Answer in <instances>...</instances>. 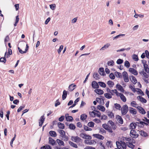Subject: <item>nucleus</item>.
<instances>
[{"instance_id": "nucleus-1", "label": "nucleus", "mask_w": 149, "mask_h": 149, "mask_svg": "<svg viewBox=\"0 0 149 149\" xmlns=\"http://www.w3.org/2000/svg\"><path fill=\"white\" fill-rule=\"evenodd\" d=\"M140 74L143 76V79L144 81L146 84H148V82L146 78H148L149 77V73L144 72L143 70L142 71L139 72Z\"/></svg>"}, {"instance_id": "nucleus-2", "label": "nucleus", "mask_w": 149, "mask_h": 149, "mask_svg": "<svg viewBox=\"0 0 149 149\" xmlns=\"http://www.w3.org/2000/svg\"><path fill=\"white\" fill-rule=\"evenodd\" d=\"M122 108L123 109H122L121 111V113L122 115H124L128 111V107L127 104H125L123 106Z\"/></svg>"}, {"instance_id": "nucleus-3", "label": "nucleus", "mask_w": 149, "mask_h": 149, "mask_svg": "<svg viewBox=\"0 0 149 149\" xmlns=\"http://www.w3.org/2000/svg\"><path fill=\"white\" fill-rule=\"evenodd\" d=\"M130 135L133 138H136L139 136V135L136 134V132L134 130H132L130 132Z\"/></svg>"}, {"instance_id": "nucleus-4", "label": "nucleus", "mask_w": 149, "mask_h": 149, "mask_svg": "<svg viewBox=\"0 0 149 149\" xmlns=\"http://www.w3.org/2000/svg\"><path fill=\"white\" fill-rule=\"evenodd\" d=\"M102 127L104 128L105 130H107L108 132L110 133H112L113 131L112 129L108 125H107L106 123L103 124L102 125Z\"/></svg>"}, {"instance_id": "nucleus-5", "label": "nucleus", "mask_w": 149, "mask_h": 149, "mask_svg": "<svg viewBox=\"0 0 149 149\" xmlns=\"http://www.w3.org/2000/svg\"><path fill=\"white\" fill-rule=\"evenodd\" d=\"M122 75L124 81L126 82H128L129 81V79L128 75L127 72L124 71L123 72Z\"/></svg>"}, {"instance_id": "nucleus-6", "label": "nucleus", "mask_w": 149, "mask_h": 149, "mask_svg": "<svg viewBox=\"0 0 149 149\" xmlns=\"http://www.w3.org/2000/svg\"><path fill=\"white\" fill-rule=\"evenodd\" d=\"M71 139L73 141L76 143L80 142L81 141V139L78 136H72Z\"/></svg>"}, {"instance_id": "nucleus-7", "label": "nucleus", "mask_w": 149, "mask_h": 149, "mask_svg": "<svg viewBox=\"0 0 149 149\" xmlns=\"http://www.w3.org/2000/svg\"><path fill=\"white\" fill-rule=\"evenodd\" d=\"M108 124L109 126V125H110L111 128H112L114 130H115L116 128V125L111 120H109L108 122Z\"/></svg>"}, {"instance_id": "nucleus-8", "label": "nucleus", "mask_w": 149, "mask_h": 149, "mask_svg": "<svg viewBox=\"0 0 149 149\" xmlns=\"http://www.w3.org/2000/svg\"><path fill=\"white\" fill-rule=\"evenodd\" d=\"M130 81L134 84H135L137 82L136 78L133 75H131L130 76Z\"/></svg>"}, {"instance_id": "nucleus-9", "label": "nucleus", "mask_w": 149, "mask_h": 149, "mask_svg": "<svg viewBox=\"0 0 149 149\" xmlns=\"http://www.w3.org/2000/svg\"><path fill=\"white\" fill-rule=\"evenodd\" d=\"M45 119V118H44V115L43 116H42L39 120V125L40 127H41L42 125L44 123V122Z\"/></svg>"}, {"instance_id": "nucleus-10", "label": "nucleus", "mask_w": 149, "mask_h": 149, "mask_svg": "<svg viewBox=\"0 0 149 149\" xmlns=\"http://www.w3.org/2000/svg\"><path fill=\"white\" fill-rule=\"evenodd\" d=\"M49 143L52 146L55 145L56 144V141L51 137L49 138Z\"/></svg>"}, {"instance_id": "nucleus-11", "label": "nucleus", "mask_w": 149, "mask_h": 149, "mask_svg": "<svg viewBox=\"0 0 149 149\" xmlns=\"http://www.w3.org/2000/svg\"><path fill=\"white\" fill-rule=\"evenodd\" d=\"M12 50L10 49H8V52L7 53L6 52L5 53L4 56L6 58H9L10 55H12Z\"/></svg>"}, {"instance_id": "nucleus-12", "label": "nucleus", "mask_w": 149, "mask_h": 149, "mask_svg": "<svg viewBox=\"0 0 149 149\" xmlns=\"http://www.w3.org/2000/svg\"><path fill=\"white\" fill-rule=\"evenodd\" d=\"M137 108L139 110V112L142 114H145L146 112L144 109L141 106H138Z\"/></svg>"}, {"instance_id": "nucleus-13", "label": "nucleus", "mask_w": 149, "mask_h": 149, "mask_svg": "<svg viewBox=\"0 0 149 149\" xmlns=\"http://www.w3.org/2000/svg\"><path fill=\"white\" fill-rule=\"evenodd\" d=\"M129 71L134 75H137L138 74V72L137 71L132 68H130L129 69Z\"/></svg>"}, {"instance_id": "nucleus-14", "label": "nucleus", "mask_w": 149, "mask_h": 149, "mask_svg": "<svg viewBox=\"0 0 149 149\" xmlns=\"http://www.w3.org/2000/svg\"><path fill=\"white\" fill-rule=\"evenodd\" d=\"M91 85L92 88H99L98 83L95 81H92Z\"/></svg>"}, {"instance_id": "nucleus-15", "label": "nucleus", "mask_w": 149, "mask_h": 149, "mask_svg": "<svg viewBox=\"0 0 149 149\" xmlns=\"http://www.w3.org/2000/svg\"><path fill=\"white\" fill-rule=\"evenodd\" d=\"M116 118L118 122L121 124L123 123V121L121 116L117 115L116 116Z\"/></svg>"}, {"instance_id": "nucleus-16", "label": "nucleus", "mask_w": 149, "mask_h": 149, "mask_svg": "<svg viewBox=\"0 0 149 149\" xmlns=\"http://www.w3.org/2000/svg\"><path fill=\"white\" fill-rule=\"evenodd\" d=\"M137 99L141 102L143 103H146L147 102V100L141 96H139L137 97Z\"/></svg>"}, {"instance_id": "nucleus-17", "label": "nucleus", "mask_w": 149, "mask_h": 149, "mask_svg": "<svg viewBox=\"0 0 149 149\" xmlns=\"http://www.w3.org/2000/svg\"><path fill=\"white\" fill-rule=\"evenodd\" d=\"M93 136L96 138L100 140H103L104 139V137L101 135L99 134H93Z\"/></svg>"}, {"instance_id": "nucleus-18", "label": "nucleus", "mask_w": 149, "mask_h": 149, "mask_svg": "<svg viewBox=\"0 0 149 149\" xmlns=\"http://www.w3.org/2000/svg\"><path fill=\"white\" fill-rule=\"evenodd\" d=\"M76 86V85L74 84L70 85L68 87V89L70 91H73L75 88L74 87Z\"/></svg>"}, {"instance_id": "nucleus-19", "label": "nucleus", "mask_w": 149, "mask_h": 149, "mask_svg": "<svg viewBox=\"0 0 149 149\" xmlns=\"http://www.w3.org/2000/svg\"><path fill=\"white\" fill-rule=\"evenodd\" d=\"M94 91L97 94L100 95L103 94L104 93V91L100 89H95L94 90Z\"/></svg>"}, {"instance_id": "nucleus-20", "label": "nucleus", "mask_w": 149, "mask_h": 149, "mask_svg": "<svg viewBox=\"0 0 149 149\" xmlns=\"http://www.w3.org/2000/svg\"><path fill=\"white\" fill-rule=\"evenodd\" d=\"M116 88L121 92H123L124 91V89L123 87L121 85L119 84H116Z\"/></svg>"}, {"instance_id": "nucleus-21", "label": "nucleus", "mask_w": 149, "mask_h": 149, "mask_svg": "<svg viewBox=\"0 0 149 149\" xmlns=\"http://www.w3.org/2000/svg\"><path fill=\"white\" fill-rule=\"evenodd\" d=\"M98 72L100 75L102 76L104 75V71L103 68H100L99 69Z\"/></svg>"}, {"instance_id": "nucleus-22", "label": "nucleus", "mask_w": 149, "mask_h": 149, "mask_svg": "<svg viewBox=\"0 0 149 149\" xmlns=\"http://www.w3.org/2000/svg\"><path fill=\"white\" fill-rule=\"evenodd\" d=\"M119 96H120L121 99L123 102H125L126 101V98L123 94L120 93Z\"/></svg>"}, {"instance_id": "nucleus-23", "label": "nucleus", "mask_w": 149, "mask_h": 149, "mask_svg": "<svg viewBox=\"0 0 149 149\" xmlns=\"http://www.w3.org/2000/svg\"><path fill=\"white\" fill-rule=\"evenodd\" d=\"M110 45L109 43H107L103 47H102L100 50V51L104 50L105 49H107Z\"/></svg>"}, {"instance_id": "nucleus-24", "label": "nucleus", "mask_w": 149, "mask_h": 149, "mask_svg": "<svg viewBox=\"0 0 149 149\" xmlns=\"http://www.w3.org/2000/svg\"><path fill=\"white\" fill-rule=\"evenodd\" d=\"M56 141L59 146H64V143L62 141L59 139H57Z\"/></svg>"}, {"instance_id": "nucleus-25", "label": "nucleus", "mask_w": 149, "mask_h": 149, "mask_svg": "<svg viewBox=\"0 0 149 149\" xmlns=\"http://www.w3.org/2000/svg\"><path fill=\"white\" fill-rule=\"evenodd\" d=\"M49 133L50 135L52 136L55 137L56 136V132L54 131H49Z\"/></svg>"}, {"instance_id": "nucleus-26", "label": "nucleus", "mask_w": 149, "mask_h": 149, "mask_svg": "<svg viewBox=\"0 0 149 149\" xmlns=\"http://www.w3.org/2000/svg\"><path fill=\"white\" fill-rule=\"evenodd\" d=\"M107 84L109 86L110 88H111L114 85V83L113 81L111 80H109L107 81Z\"/></svg>"}, {"instance_id": "nucleus-27", "label": "nucleus", "mask_w": 149, "mask_h": 149, "mask_svg": "<svg viewBox=\"0 0 149 149\" xmlns=\"http://www.w3.org/2000/svg\"><path fill=\"white\" fill-rule=\"evenodd\" d=\"M143 67L145 72L148 73H149V68L148 64H144Z\"/></svg>"}, {"instance_id": "nucleus-28", "label": "nucleus", "mask_w": 149, "mask_h": 149, "mask_svg": "<svg viewBox=\"0 0 149 149\" xmlns=\"http://www.w3.org/2000/svg\"><path fill=\"white\" fill-rule=\"evenodd\" d=\"M116 143L117 147L118 149H123L121 148L122 142L120 141L119 142L117 141L116 142Z\"/></svg>"}, {"instance_id": "nucleus-29", "label": "nucleus", "mask_w": 149, "mask_h": 149, "mask_svg": "<svg viewBox=\"0 0 149 149\" xmlns=\"http://www.w3.org/2000/svg\"><path fill=\"white\" fill-rule=\"evenodd\" d=\"M58 126L59 128L63 129L64 128L65 126L63 123H62L60 122L58 123Z\"/></svg>"}, {"instance_id": "nucleus-30", "label": "nucleus", "mask_w": 149, "mask_h": 149, "mask_svg": "<svg viewBox=\"0 0 149 149\" xmlns=\"http://www.w3.org/2000/svg\"><path fill=\"white\" fill-rule=\"evenodd\" d=\"M97 107L99 110L102 111H104L105 110V108L102 105H99L97 106Z\"/></svg>"}, {"instance_id": "nucleus-31", "label": "nucleus", "mask_w": 149, "mask_h": 149, "mask_svg": "<svg viewBox=\"0 0 149 149\" xmlns=\"http://www.w3.org/2000/svg\"><path fill=\"white\" fill-rule=\"evenodd\" d=\"M67 95V91L65 90H64L63 92L62 95V99L64 100L66 97Z\"/></svg>"}, {"instance_id": "nucleus-32", "label": "nucleus", "mask_w": 149, "mask_h": 149, "mask_svg": "<svg viewBox=\"0 0 149 149\" xmlns=\"http://www.w3.org/2000/svg\"><path fill=\"white\" fill-rule=\"evenodd\" d=\"M122 142L121 148L123 149H126L127 148V143H125L124 142L122 141H120Z\"/></svg>"}, {"instance_id": "nucleus-33", "label": "nucleus", "mask_w": 149, "mask_h": 149, "mask_svg": "<svg viewBox=\"0 0 149 149\" xmlns=\"http://www.w3.org/2000/svg\"><path fill=\"white\" fill-rule=\"evenodd\" d=\"M126 143L128 147L131 148L132 149H133L135 147V146L132 143L130 142H126Z\"/></svg>"}, {"instance_id": "nucleus-34", "label": "nucleus", "mask_w": 149, "mask_h": 149, "mask_svg": "<svg viewBox=\"0 0 149 149\" xmlns=\"http://www.w3.org/2000/svg\"><path fill=\"white\" fill-rule=\"evenodd\" d=\"M131 109L129 110L130 113L134 115L136 114L137 112L135 109H134L133 108H131Z\"/></svg>"}, {"instance_id": "nucleus-35", "label": "nucleus", "mask_w": 149, "mask_h": 149, "mask_svg": "<svg viewBox=\"0 0 149 149\" xmlns=\"http://www.w3.org/2000/svg\"><path fill=\"white\" fill-rule=\"evenodd\" d=\"M69 143L71 146H72L74 148H78L76 144L71 142L70 141H69Z\"/></svg>"}, {"instance_id": "nucleus-36", "label": "nucleus", "mask_w": 149, "mask_h": 149, "mask_svg": "<svg viewBox=\"0 0 149 149\" xmlns=\"http://www.w3.org/2000/svg\"><path fill=\"white\" fill-rule=\"evenodd\" d=\"M100 104H102L103 105L104 104V97L102 96H100Z\"/></svg>"}, {"instance_id": "nucleus-37", "label": "nucleus", "mask_w": 149, "mask_h": 149, "mask_svg": "<svg viewBox=\"0 0 149 149\" xmlns=\"http://www.w3.org/2000/svg\"><path fill=\"white\" fill-rule=\"evenodd\" d=\"M75 128V125L73 124L70 123L69 125V128L70 130H74Z\"/></svg>"}, {"instance_id": "nucleus-38", "label": "nucleus", "mask_w": 149, "mask_h": 149, "mask_svg": "<svg viewBox=\"0 0 149 149\" xmlns=\"http://www.w3.org/2000/svg\"><path fill=\"white\" fill-rule=\"evenodd\" d=\"M130 126L131 129H132L133 130L136 128V124H135V123L132 122L130 123Z\"/></svg>"}, {"instance_id": "nucleus-39", "label": "nucleus", "mask_w": 149, "mask_h": 149, "mask_svg": "<svg viewBox=\"0 0 149 149\" xmlns=\"http://www.w3.org/2000/svg\"><path fill=\"white\" fill-rule=\"evenodd\" d=\"M115 73V75L116 77L119 78L122 77V75L121 73L117 71Z\"/></svg>"}, {"instance_id": "nucleus-40", "label": "nucleus", "mask_w": 149, "mask_h": 149, "mask_svg": "<svg viewBox=\"0 0 149 149\" xmlns=\"http://www.w3.org/2000/svg\"><path fill=\"white\" fill-rule=\"evenodd\" d=\"M87 117V115L85 114H82L80 116V119L82 120H84Z\"/></svg>"}, {"instance_id": "nucleus-41", "label": "nucleus", "mask_w": 149, "mask_h": 149, "mask_svg": "<svg viewBox=\"0 0 149 149\" xmlns=\"http://www.w3.org/2000/svg\"><path fill=\"white\" fill-rule=\"evenodd\" d=\"M98 83L100 86L103 88H105L106 87V84L104 82L102 81H99Z\"/></svg>"}, {"instance_id": "nucleus-42", "label": "nucleus", "mask_w": 149, "mask_h": 149, "mask_svg": "<svg viewBox=\"0 0 149 149\" xmlns=\"http://www.w3.org/2000/svg\"><path fill=\"white\" fill-rule=\"evenodd\" d=\"M132 57L133 59L135 61H137L139 60V58L137 55L135 54H133L132 55Z\"/></svg>"}, {"instance_id": "nucleus-43", "label": "nucleus", "mask_w": 149, "mask_h": 149, "mask_svg": "<svg viewBox=\"0 0 149 149\" xmlns=\"http://www.w3.org/2000/svg\"><path fill=\"white\" fill-rule=\"evenodd\" d=\"M98 129L99 130V133L101 134L104 133H106V131L102 128L100 127L98 128Z\"/></svg>"}, {"instance_id": "nucleus-44", "label": "nucleus", "mask_w": 149, "mask_h": 149, "mask_svg": "<svg viewBox=\"0 0 149 149\" xmlns=\"http://www.w3.org/2000/svg\"><path fill=\"white\" fill-rule=\"evenodd\" d=\"M114 105L116 109L119 110H120V109L121 108V106L119 104L115 103L114 104Z\"/></svg>"}, {"instance_id": "nucleus-45", "label": "nucleus", "mask_w": 149, "mask_h": 149, "mask_svg": "<svg viewBox=\"0 0 149 149\" xmlns=\"http://www.w3.org/2000/svg\"><path fill=\"white\" fill-rule=\"evenodd\" d=\"M104 96L107 98L108 99H110L112 98V96L111 95H110L109 93H104Z\"/></svg>"}, {"instance_id": "nucleus-46", "label": "nucleus", "mask_w": 149, "mask_h": 149, "mask_svg": "<svg viewBox=\"0 0 149 149\" xmlns=\"http://www.w3.org/2000/svg\"><path fill=\"white\" fill-rule=\"evenodd\" d=\"M114 64V62L113 60L108 61L107 62V65L109 66H113Z\"/></svg>"}, {"instance_id": "nucleus-47", "label": "nucleus", "mask_w": 149, "mask_h": 149, "mask_svg": "<svg viewBox=\"0 0 149 149\" xmlns=\"http://www.w3.org/2000/svg\"><path fill=\"white\" fill-rule=\"evenodd\" d=\"M124 65L127 68H129L130 66V63L127 61H126L124 63Z\"/></svg>"}, {"instance_id": "nucleus-48", "label": "nucleus", "mask_w": 149, "mask_h": 149, "mask_svg": "<svg viewBox=\"0 0 149 149\" xmlns=\"http://www.w3.org/2000/svg\"><path fill=\"white\" fill-rule=\"evenodd\" d=\"M125 36V34H120L114 37L113 38V40H114L115 39H116L119 38L121 36Z\"/></svg>"}, {"instance_id": "nucleus-49", "label": "nucleus", "mask_w": 149, "mask_h": 149, "mask_svg": "<svg viewBox=\"0 0 149 149\" xmlns=\"http://www.w3.org/2000/svg\"><path fill=\"white\" fill-rule=\"evenodd\" d=\"M100 75L97 73H95L94 74L93 77L94 78H95L96 79H97L100 78Z\"/></svg>"}, {"instance_id": "nucleus-50", "label": "nucleus", "mask_w": 149, "mask_h": 149, "mask_svg": "<svg viewBox=\"0 0 149 149\" xmlns=\"http://www.w3.org/2000/svg\"><path fill=\"white\" fill-rule=\"evenodd\" d=\"M66 120L67 121L71 122L73 120V117L72 116H68V117H66Z\"/></svg>"}, {"instance_id": "nucleus-51", "label": "nucleus", "mask_w": 149, "mask_h": 149, "mask_svg": "<svg viewBox=\"0 0 149 149\" xmlns=\"http://www.w3.org/2000/svg\"><path fill=\"white\" fill-rule=\"evenodd\" d=\"M140 133L141 136L144 137H146L147 135V134L146 132L143 131H140Z\"/></svg>"}, {"instance_id": "nucleus-52", "label": "nucleus", "mask_w": 149, "mask_h": 149, "mask_svg": "<svg viewBox=\"0 0 149 149\" xmlns=\"http://www.w3.org/2000/svg\"><path fill=\"white\" fill-rule=\"evenodd\" d=\"M6 57L4 56V57H1L0 58V62H3L4 63L6 62Z\"/></svg>"}, {"instance_id": "nucleus-53", "label": "nucleus", "mask_w": 149, "mask_h": 149, "mask_svg": "<svg viewBox=\"0 0 149 149\" xmlns=\"http://www.w3.org/2000/svg\"><path fill=\"white\" fill-rule=\"evenodd\" d=\"M94 123L92 121L89 122L88 124V126L90 127H93L94 126Z\"/></svg>"}, {"instance_id": "nucleus-54", "label": "nucleus", "mask_w": 149, "mask_h": 149, "mask_svg": "<svg viewBox=\"0 0 149 149\" xmlns=\"http://www.w3.org/2000/svg\"><path fill=\"white\" fill-rule=\"evenodd\" d=\"M84 142L86 144L89 145H92L93 143V142L92 140L89 141L88 140H85Z\"/></svg>"}, {"instance_id": "nucleus-55", "label": "nucleus", "mask_w": 149, "mask_h": 149, "mask_svg": "<svg viewBox=\"0 0 149 149\" xmlns=\"http://www.w3.org/2000/svg\"><path fill=\"white\" fill-rule=\"evenodd\" d=\"M80 136L81 137L86 139V136H87V135L85 133H81L80 134Z\"/></svg>"}, {"instance_id": "nucleus-56", "label": "nucleus", "mask_w": 149, "mask_h": 149, "mask_svg": "<svg viewBox=\"0 0 149 149\" xmlns=\"http://www.w3.org/2000/svg\"><path fill=\"white\" fill-rule=\"evenodd\" d=\"M95 110L93 111L92 112H90L89 114L90 115H91L92 117H94L96 115V112L95 111Z\"/></svg>"}, {"instance_id": "nucleus-57", "label": "nucleus", "mask_w": 149, "mask_h": 149, "mask_svg": "<svg viewBox=\"0 0 149 149\" xmlns=\"http://www.w3.org/2000/svg\"><path fill=\"white\" fill-rule=\"evenodd\" d=\"M123 59L120 58L118 59L116 61V63L118 64H120L123 63Z\"/></svg>"}, {"instance_id": "nucleus-58", "label": "nucleus", "mask_w": 149, "mask_h": 149, "mask_svg": "<svg viewBox=\"0 0 149 149\" xmlns=\"http://www.w3.org/2000/svg\"><path fill=\"white\" fill-rule=\"evenodd\" d=\"M84 130L86 131H91L92 129L89 127H88L87 126L84 125Z\"/></svg>"}, {"instance_id": "nucleus-59", "label": "nucleus", "mask_w": 149, "mask_h": 149, "mask_svg": "<svg viewBox=\"0 0 149 149\" xmlns=\"http://www.w3.org/2000/svg\"><path fill=\"white\" fill-rule=\"evenodd\" d=\"M25 106L24 105H23L22 106H20L19 109H17V112H19L21 110H22L25 107Z\"/></svg>"}, {"instance_id": "nucleus-60", "label": "nucleus", "mask_w": 149, "mask_h": 149, "mask_svg": "<svg viewBox=\"0 0 149 149\" xmlns=\"http://www.w3.org/2000/svg\"><path fill=\"white\" fill-rule=\"evenodd\" d=\"M49 6L50 8L52 10H54L56 8V5L55 4H51Z\"/></svg>"}, {"instance_id": "nucleus-61", "label": "nucleus", "mask_w": 149, "mask_h": 149, "mask_svg": "<svg viewBox=\"0 0 149 149\" xmlns=\"http://www.w3.org/2000/svg\"><path fill=\"white\" fill-rule=\"evenodd\" d=\"M108 115L111 118H113L114 117V114L112 112H109L108 114Z\"/></svg>"}, {"instance_id": "nucleus-62", "label": "nucleus", "mask_w": 149, "mask_h": 149, "mask_svg": "<svg viewBox=\"0 0 149 149\" xmlns=\"http://www.w3.org/2000/svg\"><path fill=\"white\" fill-rule=\"evenodd\" d=\"M16 138V134H15L14 136L13 137V138L12 139L11 141L10 142V145L12 147H13V143L14 141L15 140Z\"/></svg>"}, {"instance_id": "nucleus-63", "label": "nucleus", "mask_w": 149, "mask_h": 149, "mask_svg": "<svg viewBox=\"0 0 149 149\" xmlns=\"http://www.w3.org/2000/svg\"><path fill=\"white\" fill-rule=\"evenodd\" d=\"M109 77L112 79H113L115 78V76L113 73H111L109 75Z\"/></svg>"}, {"instance_id": "nucleus-64", "label": "nucleus", "mask_w": 149, "mask_h": 149, "mask_svg": "<svg viewBox=\"0 0 149 149\" xmlns=\"http://www.w3.org/2000/svg\"><path fill=\"white\" fill-rule=\"evenodd\" d=\"M63 46L62 45H61L59 47V48L58 50V52L59 54H60L61 50L63 48Z\"/></svg>"}]
</instances>
